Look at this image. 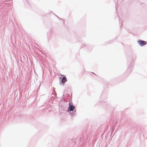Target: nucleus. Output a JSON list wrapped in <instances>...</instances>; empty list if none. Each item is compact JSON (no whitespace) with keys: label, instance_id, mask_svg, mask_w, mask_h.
Wrapping results in <instances>:
<instances>
[{"label":"nucleus","instance_id":"nucleus-1","mask_svg":"<svg viewBox=\"0 0 147 147\" xmlns=\"http://www.w3.org/2000/svg\"><path fill=\"white\" fill-rule=\"evenodd\" d=\"M138 42L140 44V45L142 46L146 44V42L142 40H139L138 41Z\"/></svg>","mask_w":147,"mask_h":147},{"label":"nucleus","instance_id":"nucleus-2","mask_svg":"<svg viewBox=\"0 0 147 147\" xmlns=\"http://www.w3.org/2000/svg\"><path fill=\"white\" fill-rule=\"evenodd\" d=\"M75 108V107L74 106L70 105V103L69 104V110L70 111H73L74 109Z\"/></svg>","mask_w":147,"mask_h":147},{"label":"nucleus","instance_id":"nucleus-3","mask_svg":"<svg viewBox=\"0 0 147 147\" xmlns=\"http://www.w3.org/2000/svg\"><path fill=\"white\" fill-rule=\"evenodd\" d=\"M67 79L65 76L63 77L61 79V82L64 84L67 81Z\"/></svg>","mask_w":147,"mask_h":147}]
</instances>
